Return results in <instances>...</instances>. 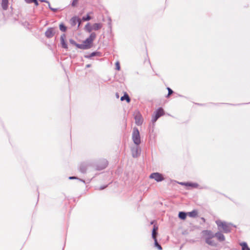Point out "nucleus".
I'll list each match as a JSON object with an SVG mask.
<instances>
[{"label": "nucleus", "instance_id": "f257e3e1", "mask_svg": "<svg viewBox=\"0 0 250 250\" xmlns=\"http://www.w3.org/2000/svg\"><path fill=\"white\" fill-rule=\"evenodd\" d=\"M218 228L220 229L221 228L224 233H228L231 231V224L227 223L226 222H223L221 220H217L215 221Z\"/></svg>", "mask_w": 250, "mask_h": 250}, {"label": "nucleus", "instance_id": "f03ea898", "mask_svg": "<svg viewBox=\"0 0 250 250\" xmlns=\"http://www.w3.org/2000/svg\"><path fill=\"white\" fill-rule=\"evenodd\" d=\"M132 138V140L135 145L138 146L140 144L141 138L140 133L139 130L136 127H134L133 128Z\"/></svg>", "mask_w": 250, "mask_h": 250}, {"label": "nucleus", "instance_id": "7ed1b4c3", "mask_svg": "<svg viewBox=\"0 0 250 250\" xmlns=\"http://www.w3.org/2000/svg\"><path fill=\"white\" fill-rule=\"evenodd\" d=\"M149 178L150 179H154L156 181L158 182H161L164 180L163 175L161 173L158 172H154L151 173L149 176Z\"/></svg>", "mask_w": 250, "mask_h": 250}, {"label": "nucleus", "instance_id": "20e7f679", "mask_svg": "<svg viewBox=\"0 0 250 250\" xmlns=\"http://www.w3.org/2000/svg\"><path fill=\"white\" fill-rule=\"evenodd\" d=\"M57 29L53 27H50L45 32V36L47 38H52L56 33Z\"/></svg>", "mask_w": 250, "mask_h": 250}, {"label": "nucleus", "instance_id": "39448f33", "mask_svg": "<svg viewBox=\"0 0 250 250\" xmlns=\"http://www.w3.org/2000/svg\"><path fill=\"white\" fill-rule=\"evenodd\" d=\"M108 165V162L105 159H103L97 165V170H102L104 169Z\"/></svg>", "mask_w": 250, "mask_h": 250}, {"label": "nucleus", "instance_id": "423d86ee", "mask_svg": "<svg viewBox=\"0 0 250 250\" xmlns=\"http://www.w3.org/2000/svg\"><path fill=\"white\" fill-rule=\"evenodd\" d=\"M70 23L72 26H75L78 23V27H79L81 24V20L78 17H73L70 20Z\"/></svg>", "mask_w": 250, "mask_h": 250}, {"label": "nucleus", "instance_id": "0eeeda50", "mask_svg": "<svg viewBox=\"0 0 250 250\" xmlns=\"http://www.w3.org/2000/svg\"><path fill=\"white\" fill-rule=\"evenodd\" d=\"M135 124L137 125H141L143 122V119L140 113H137L135 116Z\"/></svg>", "mask_w": 250, "mask_h": 250}, {"label": "nucleus", "instance_id": "6e6552de", "mask_svg": "<svg viewBox=\"0 0 250 250\" xmlns=\"http://www.w3.org/2000/svg\"><path fill=\"white\" fill-rule=\"evenodd\" d=\"M140 152L141 149L139 146H136V147L131 148V153L133 157H137L140 155Z\"/></svg>", "mask_w": 250, "mask_h": 250}, {"label": "nucleus", "instance_id": "1a4fd4ad", "mask_svg": "<svg viewBox=\"0 0 250 250\" xmlns=\"http://www.w3.org/2000/svg\"><path fill=\"white\" fill-rule=\"evenodd\" d=\"M65 35L62 34L60 38L62 48L64 49H67L68 46L67 43L65 41Z\"/></svg>", "mask_w": 250, "mask_h": 250}, {"label": "nucleus", "instance_id": "9d476101", "mask_svg": "<svg viewBox=\"0 0 250 250\" xmlns=\"http://www.w3.org/2000/svg\"><path fill=\"white\" fill-rule=\"evenodd\" d=\"M215 237L217 238V240L220 242L224 241L225 240V237L224 235L221 232H217L214 234Z\"/></svg>", "mask_w": 250, "mask_h": 250}, {"label": "nucleus", "instance_id": "9b49d317", "mask_svg": "<svg viewBox=\"0 0 250 250\" xmlns=\"http://www.w3.org/2000/svg\"><path fill=\"white\" fill-rule=\"evenodd\" d=\"M204 233L206 235L205 239L213 238L215 236V235H214L215 233H213L210 230H205Z\"/></svg>", "mask_w": 250, "mask_h": 250}, {"label": "nucleus", "instance_id": "f8f14e48", "mask_svg": "<svg viewBox=\"0 0 250 250\" xmlns=\"http://www.w3.org/2000/svg\"><path fill=\"white\" fill-rule=\"evenodd\" d=\"M1 5L4 10H6L8 7V0H1Z\"/></svg>", "mask_w": 250, "mask_h": 250}, {"label": "nucleus", "instance_id": "ddd939ff", "mask_svg": "<svg viewBox=\"0 0 250 250\" xmlns=\"http://www.w3.org/2000/svg\"><path fill=\"white\" fill-rule=\"evenodd\" d=\"M212 238L205 239L206 242L210 246H216L217 245L216 243L213 240Z\"/></svg>", "mask_w": 250, "mask_h": 250}, {"label": "nucleus", "instance_id": "4468645a", "mask_svg": "<svg viewBox=\"0 0 250 250\" xmlns=\"http://www.w3.org/2000/svg\"><path fill=\"white\" fill-rule=\"evenodd\" d=\"M188 215L190 217L195 218L197 216L198 212L196 210H193L190 212H188Z\"/></svg>", "mask_w": 250, "mask_h": 250}, {"label": "nucleus", "instance_id": "2eb2a0df", "mask_svg": "<svg viewBox=\"0 0 250 250\" xmlns=\"http://www.w3.org/2000/svg\"><path fill=\"white\" fill-rule=\"evenodd\" d=\"M92 28L93 30H98L102 27V24L101 23H96L92 25Z\"/></svg>", "mask_w": 250, "mask_h": 250}, {"label": "nucleus", "instance_id": "dca6fc26", "mask_svg": "<svg viewBox=\"0 0 250 250\" xmlns=\"http://www.w3.org/2000/svg\"><path fill=\"white\" fill-rule=\"evenodd\" d=\"M86 169H87V165H85V164H81L80 167H79V170L82 173H85L86 171Z\"/></svg>", "mask_w": 250, "mask_h": 250}, {"label": "nucleus", "instance_id": "f3484780", "mask_svg": "<svg viewBox=\"0 0 250 250\" xmlns=\"http://www.w3.org/2000/svg\"><path fill=\"white\" fill-rule=\"evenodd\" d=\"M76 47L78 48L82 49H89V46H87L86 44H84L83 42V44L77 43L76 45Z\"/></svg>", "mask_w": 250, "mask_h": 250}, {"label": "nucleus", "instance_id": "a211bd4d", "mask_svg": "<svg viewBox=\"0 0 250 250\" xmlns=\"http://www.w3.org/2000/svg\"><path fill=\"white\" fill-rule=\"evenodd\" d=\"M155 114H156L157 115H158L159 116V117L162 116L164 114V111L163 108H159L155 112Z\"/></svg>", "mask_w": 250, "mask_h": 250}, {"label": "nucleus", "instance_id": "6ab92c4d", "mask_svg": "<svg viewBox=\"0 0 250 250\" xmlns=\"http://www.w3.org/2000/svg\"><path fill=\"white\" fill-rule=\"evenodd\" d=\"M125 100L127 103H129L130 101V98L127 94L125 93V95L121 98V100L123 101Z\"/></svg>", "mask_w": 250, "mask_h": 250}, {"label": "nucleus", "instance_id": "aec40b11", "mask_svg": "<svg viewBox=\"0 0 250 250\" xmlns=\"http://www.w3.org/2000/svg\"><path fill=\"white\" fill-rule=\"evenodd\" d=\"M188 214V213H186V212H183V211H180L179 213V214H178V216L181 219H183V220H184L186 219V216H187V215Z\"/></svg>", "mask_w": 250, "mask_h": 250}, {"label": "nucleus", "instance_id": "412c9836", "mask_svg": "<svg viewBox=\"0 0 250 250\" xmlns=\"http://www.w3.org/2000/svg\"><path fill=\"white\" fill-rule=\"evenodd\" d=\"M96 37V34L95 33L93 32L90 34L88 39H89V41H90V42H91L93 43V42L95 39Z\"/></svg>", "mask_w": 250, "mask_h": 250}, {"label": "nucleus", "instance_id": "4be33fe9", "mask_svg": "<svg viewBox=\"0 0 250 250\" xmlns=\"http://www.w3.org/2000/svg\"><path fill=\"white\" fill-rule=\"evenodd\" d=\"M240 245L242 247V250H250L246 242H243Z\"/></svg>", "mask_w": 250, "mask_h": 250}, {"label": "nucleus", "instance_id": "5701e85b", "mask_svg": "<svg viewBox=\"0 0 250 250\" xmlns=\"http://www.w3.org/2000/svg\"><path fill=\"white\" fill-rule=\"evenodd\" d=\"M86 30L88 32H91L93 30L92 26L90 25L89 23H88L85 26Z\"/></svg>", "mask_w": 250, "mask_h": 250}, {"label": "nucleus", "instance_id": "b1692460", "mask_svg": "<svg viewBox=\"0 0 250 250\" xmlns=\"http://www.w3.org/2000/svg\"><path fill=\"white\" fill-rule=\"evenodd\" d=\"M84 44L87 45V46H89V48H91L92 42H90V41L89 40L88 38H87L85 41L83 42Z\"/></svg>", "mask_w": 250, "mask_h": 250}, {"label": "nucleus", "instance_id": "393cba45", "mask_svg": "<svg viewBox=\"0 0 250 250\" xmlns=\"http://www.w3.org/2000/svg\"><path fill=\"white\" fill-rule=\"evenodd\" d=\"M60 29L62 32H65L66 30V27L63 24L61 23L60 24Z\"/></svg>", "mask_w": 250, "mask_h": 250}, {"label": "nucleus", "instance_id": "a878e982", "mask_svg": "<svg viewBox=\"0 0 250 250\" xmlns=\"http://www.w3.org/2000/svg\"><path fill=\"white\" fill-rule=\"evenodd\" d=\"M159 118V116L158 115H157L156 114H155V115H153L152 117V122L153 123H155Z\"/></svg>", "mask_w": 250, "mask_h": 250}, {"label": "nucleus", "instance_id": "bb28decb", "mask_svg": "<svg viewBox=\"0 0 250 250\" xmlns=\"http://www.w3.org/2000/svg\"><path fill=\"white\" fill-rule=\"evenodd\" d=\"M154 244H155V246L158 248V249H159V250H162V247L161 246V245L160 244H158V242H157V240H154Z\"/></svg>", "mask_w": 250, "mask_h": 250}, {"label": "nucleus", "instance_id": "cd10ccee", "mask_svg": "<svg viewBox=\"0 0 250 250\" xmlns=\"http://www.w3.org/2000/svg\"><path fill=\"white\" fill-rule=\"evenodd\" d=\"M157 234V231L154 232L153 231H152V237L154 240H157V238H156Z\"/></svg>", "mask_w": 250, "mask_h": 250}, {"label": "nucleus", "instance_id": "c85d7f7f", "mask_svg": "<svg viewBox=\"0 0 250 250\" xmlns=\"http://www.w3.org/2000/svg\"><path fill=\"white\" fill-rule=\"evenodd\" d=\"M91 19V17L89 15H87L86 16H85V17H83V20L84 21H89Z\"/></svg>", "mask_w": 250, "mask_h": 250}, {"label": "nucleus", "instance_id": "c756f323", "mask_svg": "<svg viewBox=\"0 0 250 250\" xmlns=\"http://www.w3.org/2000/svg\"><path fill=\"white\" fill-rule=\"evenodd\" d=\"M186 185H188L189 186H191V187H194V188H196L198 186V184H196V183H187Z\"/></svg>", "mask_w": 250, "mask_h": 250}, {"label": "nucleus", "instance_id": "7c9ffc66", "mask_svg": "<svg viewBox=\"0 0 250 250\" xmlns=\"http://www.w3.org/2000/svg\"><path fill=\"white\" fill-rule=\"evenodd\" d=\"M116 69L117 70H120V63L119 62H116Z\"/></svg>", "mask_w": 250, "mask_h": 250}, {"label": "nucleus", "instance_id": "2f4dec72", "mask_svg": "<svg viewBox=\"0 0 250 250\" xmlns=\"http://www.w3.org/2000/svg\"><path fill=\"white\" fill-rule=\"evenodd\" d=\"M69 42L71 44L75 45L76 46V45L77 44V43H76V42L74 40H73V39H70L69 40Z\"/></svg>", "mask_w": 250, "mask_h": 250}, {"label": "nucleus", "instance_id": "473e14b6", "mask_svg": "<svg viewBox=\"0 0 250 250\" xmlns=\"http://www.w3.org/2000/svg\"><path fill=\"white\" fill-rule=\"evenodd\" d=\"M167 90H168L167 96H169L170 95H171L173 93V91L169 87H167Z\"/></svg>", "mask_w": 250, "mask_h": 250}, {"label": "nucleus", "instance_id": "72a5a7b5", "mask_svg": "<svg viewBox=\"0 0 250 250\" xmlns=\"http://www.w3.org/2000/svg\"><path fill=\"white\" fill-rule=\"evenodd\" d=\"M78 0H73V2L72 3V6H75L77 3Z\"/></svg>", "mask_w": 250, "mask_h": 250}, {"label": "nucleus", "instance_id": "f704fd0d", "mask_svg": "<svg viewBox=\"0 0 250 250\" xmlns=\"http://www.w3.org/2000/svg\"><path fill=\"white\" fill-rule=\"evenodd\" d=\"M158 227L155 226V225H154L153 226V228L152 231H153L154 232L157 231V230H158Z\"/></svg>", "mask_w": 250, "mask_h": 250}, {"label": "nucleus", "instance_id": "c9c22d12", "mask_svg": "<svg viewBox=\"0 0 250 250\" xmlns=\"http://www.w3.org/2000/svg\"><path fill=\"white\" fill-rule=\"evenodd\" d=\"M27 3H33L34 0H24Z\"/></svg>", "mask_w": 250, "mask_h": 250}, {"label": "nucleus", "instance_id": "e433bc0d", "mask_svg": "<svg viewBox=\"0 0 250 250\" xmlns=\"http://www.w3.org/2000/svg\"><path fill=\"white\" fill-rule=\"evenodd\" d=\"M33 2H34L35 3L36 6H37L39 5V3H38L37 0H34Z\"/></svg>", "mask_w": 250, "mask_h": 250}, {"label": "nucleus", "instance_id": "4c0bfd02", "mask_svg": "<svg viewBox=\"0 0 250 250\" xmlns=\"http://www.w3.org/2000/svg\"><path fill=\"white\" fill-rule=\"evenodd\" d=\"M96 53H97L96 52H92V53H91V54L90 55L89 57H93V56H95Z\"/></svg>", "mask_w": 250, "mask_h": 250}, {"label": "nucleus", "instance_id": "58836bf2", "mask_svg": "<svg viewBox=\"0 0 250 250\" xmlns=\"http://www.w3.org/2000/svg\"><path fill=\"white\" fill-rule=\"evenodd\" d=\"M50 9L52 10L53 12H56L57 11V9L56 8H53L52 7H50Z\"/></svg>", "mask_w": 250, "mask_h": 250}, {"label": "nucleus", "instance_id": "ea45409f", "mask_svg": "<svg viewBox=\"0 0 250 250\" xmlns=\"http://www.w3.org/2000/svg\"><path fill=\"white\" fill-rule=\"evenodd\" d=\"M69 179H77V178L75 176H71V177H69Z\"/></svg>", "mask_w": 250, "mask_h": 250}, {"label": "nucleus", "instance_id": "a19ab883", "mask_svg": "<svg viewBox=\"0 0 250 250\" xmlns=\"http://www.w3.org/2000/svg\"><path fill=\"white\" fill-rule=\"evenodd\" d=\"M40 1H41V2L49 3V1L46 0H40Z\"/></svg>", "mask_w": 250, "mask_h": 250}, {"label": "nucleus", "instance_id": "79ce46f5", "mask_svg": "<svg viewBox=\"0 0 250 250\" xmlns=\"http://www.w3.org/2000/svg\"><path fill=\"white\" fill-rule=\"evenodd\" d=\"M106 187V186H104V187H101L99 188V189H100V190L104 189V188H105Z\"/></svg>", "mask_w": 250, "mask_h": 250}, {"label": "nucleus", "instance_id": "37998d69", "mask_svg": "<svg viewBox=\"0 0 250 250\" xmlns=\"http://www.w3.org/2000/svg\"><path fill=\"white\" fill-rule=\"evenodd\" d=\"M90 66H91L90 64H87V65H86V67H87V68L89 67H90Z\"/></svg>", "mask_w": 250, "mask_h": 250}, {"label": "nucleus", "instance_id": "c03bdc74", "mask_svg": "<svg viewBox=\"0 0 250 250\" xmlns=\"http://www.w3.org/2000/svg\"><path fill=\"white\" fill-rule=\"evenodd\" d=\"M48 4L49 8L50 9V7H51L50 6V3L49 2V3H48Z\"/></svg>", "mask_w": 250, "mask_h": 250}]
</instances>
